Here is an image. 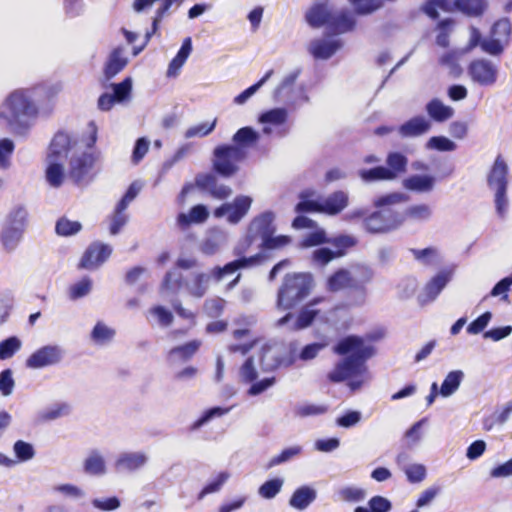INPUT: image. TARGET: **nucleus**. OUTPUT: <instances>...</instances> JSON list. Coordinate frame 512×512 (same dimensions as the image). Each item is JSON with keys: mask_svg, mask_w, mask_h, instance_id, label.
Returning a JSON list of instances; mask_svg holds the SVG:
<instances>
[{"mask_svg": "<svg viewBox=\"0 0 512 512\" xmlns=\"http://www.w3.org/2000/svg\"><path fill=\"white\" fill-rule=\"evenodd\" d=\"M90 137L86 143L72 141L71 137L58 132L52 139L47 153V167L45 178L53 188L62 185L65 174L63 161L69 158V177L76 183L88 182L89 173L94 163V155L89 151L97 140V128L93 122L89 123Z\"/></svg>", "mask_w": 512, "mask_h": 512, "instance_id": "f257e3e1", "label": "nucleus"}, {"mask_svg": "<svg viewBox=\"0 0 512 512\" xmlns=\"http://www.w3.org/2000/svg\"><path fill=\"white\" fill-rule=\"evenodd\" d=\"M334 352L346 356L336 363L334 369L329 372L328 379L339 383L348 380V387L352 391L359 390L363 385L372 380L366 361L375 355V347L364 338L349 335L342 338L333 348Z\"/></svg>", "mask_w": 512, "mask_h": 512, "instance_id": "f03ea898", "label": "nucleus"}, {"mask_svg": "<svg viewBox=\"0 0 512 512\" xmlns=\"http://www.w3.org/2000/svg\"><path fill=\"white\" fill-rule=\"evenodd\" d=\"M59 91L56 85L42 83L31 89H18L8 95L0 108V119L14 131L28 126L31 118L37 115L36 102L44 101Z\"/></svg>", "mask_w": 512, "mask_h": 512, "instance_id": "7ed1b4c3", "label": "nucleus"}, {"mask_svg": "<svg viewBox=\"0 0 512 512\" xmlns=\"http://www.w3.org/2000/svg\"><path fill=\"white\" fill-rule=\"evenodd\" d=\"M311 285L312 277L308 273L287 274L277 293V308L292 309L308 296Z\"/></svg>", "mask_w": 512, "mask_h": 512, "instance_id": "20e7f679", "label": "nucleus"}, {"mask_svg": "<svg viewBox=\"0 0 512 512\" xmlns=\"http://www.w3.org/2000/svg\"><path fill=\"white\" fill-rule=\"evenodd\" d=\"M211 278H213L211 273L198 272L194 273L191 279L183 281L182 274L173 270L166 273L161 290L177 293L184 287L191 296L202 298L209 289Z\"/></svg>", "mask_w": 512, "mask_h": 512, "instance_id": "39448f33", "label": "nucleus"}, {"mask_svg": "<svg viewBox=\"0 0 512 512\" xmlns=\"http://www.w3.org/2000/svg\"><path fill=\"white\" fill-rule=\"evenodd\" d=\"M213 155V169L215 172L229 178L238 172V163L247 157V151L241 147L223 144L214 149Z\"/></svg>", "mask_w": 512, "mask_h": 512, "instance_id": "423d86ee", "label": "nucleus"}, {"mask_svg": "<svg viewBox=\"0 0 512 512\" xmlns=\"http://www.w3.org/2000/svg\"><path fill=\"white\" fill-rule=\"evenodd\" d=\"M403 223L404 216L390 208L375 211L363 221L365 230L372 234L386 233L398 228Z\"/></svg>", "mask_w": 512, "mask_h": 512, "instance_id": "0eeeda50", "label": "nucleus"}, {"mask_svg": "<svg viewBox=\"0 0 512 512\" xmlns=\"http://www.w3.org/2000/svg\"><path fill=\"white\" fill-rule=\"evenodd\" d=\"M291 351L282 343L267 344L262 348L260 363L263 371H274L293 364Z\"/></svg>", "mask_w": 512, "mask_h": 512, "instance_id": "6e6552de", "label": "nucleus"}, {"mask_svg": "<svg viewBox=\"0 0 512 512\" xmlns=\"http://www.w3.org/2000/svg\"><path fill=\"white\" fill-rule=\"evenodd\" d=\"M65 350L57 344H49L35 350L26 360V367L30 369H42L55 366L62 362Z\"/></svg>", "mask_w": 512, "mask_h": 512, "instance_id": "1a4fd4ad", "label": "nucleus"}, {"mask_svg": "<svg viewBox=\"0 0 512 512\" xmlns=\"http://www.w3.org/2000/svg\"><path fill=\"white\" fill-rule=\"evenodd\" d=\"M321 300V298H315L303 306L293 322H291V320L294 318V315L292 313H287L276 322V326H287L290 331L306 329L313 323L314 319L319 314L320 311L316 308V305L319 304Z\"/></svg>", "mask_w": 512, "mask_h": 512, "instance_id": "9d476101", "label": "nucleus"}, {"mask_svg": "<svg viewBox=\"0 0 512 512\" xmlns=\"http://www.w3.org/2000/svg\"><path fill=\"white\" fill-rule=\"evenodd\" d=\"M253 199L247 195H239L232 202L223 203L217 207L213 214L216 218L226 216L229 224H238L249 212Z\"/></svg>", "mask_w": 512, "mask_h": 512, "instance_id": "9b49d317", "label": "nucleus"}, {"mask_svg": "<svg viewBox=\"0 0 512 512\" xmlns=\"http://www.w3.org/2000/svg\"><path fill=\"white\" fill-rule=\"evenodd\" d=\"M150 457L145 451H124L118 454L114 461V468L120 473H136L144 469Z\"/></svg>", "mask_w": 512, "mask_h": 512, "instance_id": "f8f14e48", "label": "nucleus"}, {"mask_svg": "<svg viewBox=\"0 0 512 512\" xmlns=\"http://www.w3.org/2000/svg\"><path fill=\"white\" fill-rule=\"evenodd\" d=\"M275 214L272 211H265L252 219L248 226L246 242L247 246L254 241L263 240L269 234H273L275 227L273 225Z\"/></svg>", "mask_w": 512, "mask_h": 512, "instance_id": "ddd939ff", "label": "nucleus"}, {"mask_svg": "<svg viewBox=\"0 0 512 512\" xmlns=\"http://www.w3.org/2000/svg\"><path fill=\"white\" fill-rule=\"evenodd\" d=\"M468 74L473 82L481 86H491L497 80V66L485 59L472 61L468 66Z\"/></svg>", "mask_w": 512, "mask_h": 512, "instance_id": "4468645a", "label": "nucleus"}, {"mask_svg": "<svg viewBox=\"0 0 512 512\" xmlns=\"http://www.w3.org/2000/svg\"><path fill=\"white\" fill-rule=\"evenodd\" d=\"M112 247L101 242H93L86 249L80 262V267L88 270L101 266L111 255Z\"/></svg>", "mask_w": 512, "mask_h": 512, "instance_id": "2eb2a0df", "label": "nucleus"}, {"mask_svg": "<svg viewBox=\"0 0 512 512\" xmlns=\"http://www.w3.org/2000/svg\"><path fill=\"white\" fill-rule=\"evenodd\" d=\"M450 280L451 272H439L425 285L421 293L418 295L419 303L421 305H425L434 301Z\"/></svg>", "mask_w": 512, "mask_h": 512, "instance_id": "dca6fc26", "label": "nucleus"}, {"mask_svg": "<svg viewBox=\"0 0 512 512\" xmlns=\"http://www.w3.org/2000/svg\"><path fill=\"white\" fill-rule=\"evenodd\" d=\"M343 45L340 39H314L308 45L309 53L315 59L327 60L331 58Z\"/></svg>", "mask_w": 512, "mask_h": 512, "instance_id": "f3484780", "label": "nucleus"}, {"mask_svg": "<svg viewBox=\"0 0 512 512\" xmlns=\"http://www.w3.org/2000/svg\"><path fill=\"white\" fill-rule=\"evenodd\" d=\"M195 183L197 187L206 190L209 194L219 200L227 199L232 194V189L225 185L219 184L213 174H199L196 176Z\"/></svg>", "mask_w": 512, "mask_h": 512, "instance_id": "a211bd4d", "label": "nucleus"}, {"mask_svg": "<svg viewBox=\"0 0 512 512\" xmlns=\"http://www.w3.org/2000/svg\"><path fill=\"white\" fill-rule=\"evenodd\" d=\"M353 284V290L359 292V304H363L366 296V285L371 282L374 273L373 270L366 265H356L348 270Z\"/></svg>", "mask_w": 512, "mask_h": 512, "instance_id": "6ab92c4d", "label": "nucleus"}, {"mask_svg": "<svg viewBox=\"0 0 512 512\" xmlns=\"http://www.w3.org/2000/svg\"><path fill=\"white\" fill-rule=\"evenodd\" d=\"M261 258L262 257L260 254L251 257L238 258L234 261L225 264L223 267H214L211 271V275L215 279V281L219 282L226 275L233 274L239 269L247 268L259 263Z\"/></svg>", "mask_w": 512, "mask_h": 512, "instance_id": "aec40b11", "label": "nucleus"}, {"mask_svg": "<svg viewBox=\"0 0 512 512\" xmlns=\"http://www.w3.org/2000/svg\"><path fill=\"white\" fill-rule=\"evenodd\" d=\"M128 64L125 48L118 46L114 48L104 65V76L106 80H110L120 73Z\"/></svg>", "mask_w": 512, "mask_h": 512, "instance_id": "412c9836", "label": "nucleus"}, {"mask_svg": "<svg viewBox=\"0 0 512 512\" xmlns=\"http://www.w3.org/2000/svg\"><path fill=\"white\" fill-rule=\"evenodd\" d=\"M431 122L424 116H415L398 127V133L403 138H414L426 134L431 129Z\"/></svg>", "mask_w": 512, "mask_h": 512, "instance_id": "4be33fe9", "label": "nucleus"}, {"mask_svg": "<svg viewBox=\"0 0 512 512\" xmlns=\"http://www.w3.org/2000/svg\"><path fill=\"white\" fill-rule=\"evenodd\" d=\"M333 8L328 3L313 5L305 14L306 22L312 28L330 26Z\"/></svg>", "mask_w": 512, "mask_h": 512, "instance_id": "5701e85b", "label": "nucleus"}, {"mask_svg": "<svg viewBox=\"0 0 512 512\" xmlns=\"http://www.w3.org/2000/svg\"><path fill=\"white\" fill-rule=\"evenodd\" d=\"M487 183L493 191L508 188V166L501 156L495 159Z\"/></svg>", "mask_w": 512, "mask_h": 512, "instance_id": "b1692460", "label": "nucleus"}, {"mask_svg": "<svg viewBox=\"0 0 512 512\" xmlns=\"http://www.w3.org/2000/svg\"><path fill=\"white\" fill-rule=\"evenodd\" d=\"M228 233L222 229H213L200 245V251L208 256L215 255L228 243Z\"/></svg>", "mask_w": 512, "mask_h": 512, "instance_id": "393cba45", "label": "nucleus"}, {"mask_svg": "<svg viewBox=\"0 0 512 512\" xmlns=\"http://www.w3.org/2000/svg\"><path fill=\"white\" fill-rule=\"evenodd\" d=\"M83 471L86 475L100 477L107 473L105 458L100 450L91 449L83 460Z\"/></svg>", "mask_w": 512, "mask_h": 512, "instance_id": "a878e982", "label": "nucleus"}, {"mask_svg": "<svg viewBox=\"0 0 512 512\" xmlns=\"http://www.w3.org/2000/svg\"><path fill=\"white\" fill-rule=\"evenodd\" d=\"M317 498V491L309 485L298 487L289 499V505L298 511L306 510Z\"/></svg>", "mask_w": 512, "mask_h": 512, "instance_id": "bb28decb", "label": "nucleus"}, {"mask_svg": "<svg viewBox=\"0 0 512 512\" xmlns=\"http://www.w3.org/2000/svg\"><path fill=\"white\" fill-rule=\"evenodd\" d=\"M436 179L428 174H414L402 181L403 187L415 193H429L434 189Z\"/></svg>", "mask_w": 512, "mask_h": 512, "instance_id": "cd10ccee", "label": "nucleus"}, {"mask_svg": "<svg viewBox=\"0 0 512 512\" xmlns=\"http://www.w3.org/2000/svg\"><path fill=\"white\" fill-rule=\"evenodd\" d=\"M28 222L29 213L27 208L24 205L18 204L8 211L1 225L20 229L22 232H25L28 227Z\"/></svg>", "mask_w": 512, "mask_h": 512, "instance_id": "c85d7f7f", "label": "nucleus"}, {"mask_svg": "<svg viewBox=\"0 0 512 512\" xmlns=\"http://www.w3.org/2000/svg\"><path fill=\"white\" fill-rule=\"evenodd\" d=\"M295 211L297 213H322V200L318 193L312 189L300 192Z\"/></svg>", "mask_w": 512, "mask_h": 512, "instance_id": "c756f323", "label": "nucleus"}, {"mask_svg": "<svg viewBox=\"0 0 512 512\" xmlns=\"http://www.w3.org/2000/svg\"><path fill=\"white\" fill-rule=\"evenodd\" d=\"M300 72V69H296L283 78L281 83L274 90V98L277 101H283L286 103H293L295 101L293 94L294 84L300 75Z\"/></svg>", "mask_w": 512, "mask_h": 512, "instance_id": "7c9ffc66", "label": "nucleus"}, {"mask_svg": "<svg viewBox=\"0 0 512 512\" xmlns=\"http://www.w3.org/2000/svg\"><path fill=\"white\" fill-rule=\"evenodd\" d=\"M349 203L347 192L336 191L322 200V213L336 215L343 211Z\"/></svg>", "mask_w": 512, "mask_h": 512, "instance_id": "2f4dec72", "label": "nucleus"}, {"mask_svg": "<svg viewBox=\"0 0 512 512\" xmlns=\"http://www.w3.org/2000/svg\"><path fill=\"white\" fill-rule=\"evenodd\" d=\"M425 110L431 120L437 123H443L454 116V109L451 106L445 105L440 99L434 98L430 100Z\"/></svg>", "mask_w": 512, "mask_h": 512, "instance_id": "473e14b6", "label": "nucleus"}, {"mask_svg": "<svg viewBox=\"0 0 512 512\" xmlns=\"http://www.w3.org/2000/svg\"><path fill=\"white\" fill-rule=\"evenodd\" d=\"M200 340H192L184 345L172 348L168 353V360L172 364L188 361L199 350Z\"/></svg>", "mask_w": 512, "mask_h": 512, "instance_id": "72a5a7b5", "label": "nucleus"}, {"mask_svg": "<svg viewBox=\"0 0 512 512\" xmlns=\"http://www.w3.org/2000/svg\"><path fill=\"white\" fill-rule=\"evenodd\" d=\"M355 23L351 12L347 10H333L329 28L336 33H346L354 29Z\"/></svg>", "mask_w": 512, "mask_h": 512, "instance_id": "f704fd0d", "label": "nucleus"}, {"mask_svg": "<svg viewBox=\"0 0 512 512\" xmlns=\"http://www.w3.org/2000/svg\"><path fill=\"white\" fill-rule=\"evenodd\" d=\"M24 234L25 232H22L20 229L1 225L0 243L2 248L8 253L14 252L21 243Z\"/></svg>", "mask_w": 512, "mask_h": 512, "instance_id": "c9c22d12", "label": "nucleus"}, {"mask_svg": "<svg viewBox=\"0 0 512 512\" xmlns=\"http://www.w3.org/2000/svg\"><path fill=\"white\" fill-rule=\"evenodd\" d=\"M192 52V40L190 37H187L183 40L182 45L177 53V55L171 60L168 70V77H175L178 75L180 69L185 64L189 55Z\"/></svg>", "mask_w": 512, "mask_h": 512, "instance_id": "e433bc0d", "label": "nucleus"}, {"mask_svg": "<svg viewBox=\"0 0 512 512\" xmlns=\"http://www.w3.org/2000/svg\"><path fill=\"white\" fill-rule=\"evenodd\" d=\"M209 216L205 205L198 204L191 208L189 214L180 213L177 216V223L181 228L188 227L191 223H204Z\"/></svg>", "mask_w": 512, "mask_h": 512, "instance_id": "4c0bfd02", "label": "nucleus"}, {"mask_svg": "<svg viewBox=\"0 0 512 512\" xmlns=\"http://www.w3.org/2000/svg\"><path fill=\"white\" fill-rule=\"evenodd\" d=\"M259 139V132L250 126L238 129L232 137L234 147H241L243 150L253 147Z\"/></svg>", "mask_w": 512, "mask_h": 512, "instance_id": "58836bf2", "label": "nucleus"}, {"mask_svg": "<svg viewBox=\"0 0 512 512\" xmlns=\"http://www.w3.org/2000/svg\"><path fill=\"white\" fill-rule=\"evenodd\" d=\"M465 375L462 370L450 371L444 378L439 393L440 396L448 398L452 396L460 387Z\"/></svg>", "mask_w": 512, "mask_h": 512, "instance_id": "ea45409f", "label": "nucleus"}, {"mask_svg": "<svg viewBox=\"0 0 512 512\" xmlns=\"http://www.w3.org/2000/svg\"><path fill=\"white\" fill-rule=\"evenodd\" d=\"M455 7L470 17L481 16L488 7L487 0H455Z\"/></svg>", "mask_w": 512, "mask_h": 512, "instance_id": "a19ab883", "label": "nucleus"}, {"mask_svg": "<svg viewBox=\"0 0 512 512\" xmlns=\"http://www.w3.org/2000/svg\"><path fill=\"white\" fill-rule=\"evenodd\" d=\"M327 289L331 292H338L343 289H352L353 284L350 273L347 269H339L327 279Z\"/></svg>", "mask_w": 512, "mask_h": 512, "instance_id": "79ce46f5", "label": "nucleus"}, {"mask_svg": "<svg viewBox=\"0 0 512 512\" xmlns=\"http://www.w3.org/2000/svg\"><path fill=\"white\" fill-rule=\"evenodd\" d=\"M116 335L115 329L109 327L102 321H98L93 327L90 337L98 345H105L111 342Z\"/></svg>", "mask_w": 512, "mask_h": 512, "instance_id": "37998d69", "label": "nucleus"}, {"mask_svg": "<svg viewBox=\"0 0 512 512\" xmlns=\"http://www.w3.org/2000/svg\"><path fill=\"white\" fill-rule=\"evenodd\" d=\"M367 492L358 486H344L337 491L338 500L347 503H359L365 500Z\"/></svg>", "mask_w": 512, "mask_h": 512, "instance_id": "c03bdc74", "label": "nucleus"}, {"mask_svg": "<svg viewBox=\"0 0 512 512\" xmlns=\"http://www.w3.org/2000/svg\"><path fill=\"white\" fill-rule=\"evenodd\" d=\"M71 412V406L66 402L55 403L39 413V418L43 422L53 421L61 417L68 416Z\"/></svg>", "mask_w": 512, "mask_h": 512, "instance_id": "a18cd8bd", "label": "nucleus"}, {"mask_svg": "<svg viewBox=\"0 0 512 512\" xmlns=\"http://www.w3.org/2000/svg\"><path fill=\"white\" fill-rule=\"evenodd\" d=\"M288 118V112L285 108H273L261 113L258 121L261 124H269L275 127L283 125Z\"/></svg>", "mask_w": 512, "mask_h": 512, "instance_id": "49530a36", "label": "nucleus"}, {"mask_svg": "<svg viewBox=\"0 0 512 512\" xmlns=\"http://www.w3.org/2000/svg\"><path fill=\"white\" fill-rule=\"evenodd\" d=\"M302 451H303V448L300 445H293L290 447H286L278 455L273 456L269 460V462L267 464V468H273L275 466H279L284 463H287V462L297 458L298 456H300Z\"/></svg>", "mask_w": 512, "mask_h": 512, "instance_id": "de8ad7c7", "label": "nucleus"}, {"mask_svg": "<svg viewBox=\"0 0 512 512\" xmlns=\"http://www.w3.org/2000/svg\"><path fill=\"white\" fill-rule=\"evenodd\" d=\"M386 164L388 166V171L392 173L394 180L399 174L406 171L408 159L400 152H390L387 155Z\"/></svg>", "mask_w": 512, "mask_h": 512, "instance_id": "09e8293b", "label": "nucleus"}, {"mask_svg": "<svg viewBox=\"0 0 512 512\" xmlns=\"http://www.w3.org/2000/svg\"><path fill=\"white\" fill-rule=\"evenodd\" d=\"M359 177L366 183L380 181V180H393V175L384 166H377L371 169H361L358 172Z\"/></svg>", "mask_w": 512, "mask_h": 512, "instance_id": "8fccbe9b", "label": "nucleus"}, {"mask_svg": "<svg viewBox=\"0 0 512 512\" xmlns=\"http://www.w3.org/2000/svg\"><path fill=\"white\" fill-rule=\"evenodd\" d=\"M406 219L414 221H427L432 216V209L427 204H417L407 207L404 212H400Z\"/></svg>", "mask_w": 512, "mask_h": 512, "instance_id": "3c124183", "label": "nucleus"}, {"mask_svg": "<svg viewBox=\"0 0 512 512\" xmlns=\"http://www.w3.org/2000/svg\"><path fill=\"white\" fill-rule=\"evenodd\" d=\"M392 508L390 500L387 498L376 495L370 498L368 506H357L354 512H389Z\"/></svg>", "mask_w": 512, "mask_h": 512, "instance_id": "603ef678", "label": "nucleus"}, {"mask_svg": "<svg viewBox=\"0 0 512 512\" xmlns=\"http://www.w3.org/2000/svg\"><path fill=\"white\" fill-rule=\"evenodd\" d=\"M231 474L228 471L219 472L214 479L209 481L203 489L199 492L197 499L203 500L208 494L216 493L220 491L222 486L229 480Z\"/></svg>", "mask_w": 512, "mask_h": 512, "instance_id": "864d4df0", "label": "nucleus"}, {"mask_svg": "<svg viewBox=\"0 0 512 512\" xmlns=\"http://www.w3.org/2000/svg\"><path fill=\"white\" fill-rule=\"evenodd\" d=\"M327 411H328L327 405L315 404V403H302V404H298L294 408L295 415L300 418L323 415Z\"/></svg>", "mask_w": 512, "mask_h": 512, "instance_id": "5fc2aeb1", "label": "nucleus"}, {"mask_svg": "<svg viewBox=\"0 0 512 512\" xmlns=\"http://www.w3.org/2000/svg\"><path fill=\"white\" fill-rule=\"evenodd\" d=\"M81 229L82 224L79 221H72L66 217L60 218L55 226L56 233L63 237L76 235Z\"/></svg>", "mask_w": 512, "mask_h": 512, "instance_id": "6e6d98bb", "label": "nucleus"}, {"mask_svg": "<svg viewBox=\"0 0 512 512\" xmlns=\"http://www.w3.org/2000/svg\"><path fill=\"white\" fill-rule=\"evenodd\" d=\"M283 484L282 478L267 480L259 487L258 493L264 499H273L281 491Z\"/></svg>", "mask_w": 512, "mask_h": 512, "instance_id": "4d7b16f0", "label": "nucleus"}, {"mask_svg": "<svg viewBox=\"0 0 512 512\" xmlns=\"http://www.w3.org/2000/svg\"><path fill=\"white\" fill-rule=\"evenodd\" d=\"M22 346L21 340L16 336L8 337L0 342V360H6L15 355Z\"/></svg>", "mask_w": 512, "mask_h": 512, "instance_id": "13d9d810", "label": "nucleus"}, {"mask_svg": "<svg viewBox=\"0 0 512 512\" xmlns=\"http://www.w3.org/2000/svg\"><path fill=\"white\" fill-rule=\"evenodd\" d=\"M426 148L440 152H451L456 150L457 145L445 136H433L427 141Z\"/></svg>", "mask_w": 512, "mask_h": 512, "instance_id": "bf43d9fd", "label": "nucleus"}, {"mask_svg": "<svg viewBox=\"0 0 512 512\" xmlns=\"http://www.w3.org/2000/svg\"><path fill=\"white\" fill-rule=\"evenodd\" d=\"M402 470L405 473L408 482L413 484L422 482L427 476L426 467L419 463L405 465L402 467Z\"/></svg>", "mask_w": 512, "mask_h": 512, "instance_id": "052dcab7", "label": "nucleus"}, {"mask_svg": "<svg viewBox=\"0 0 512 512\" xmlns=\"http://www.w3.org/2000/svg\"><path fill=\"white\" fill-rule=\"evenodd\" d=\"M13 451L20 462L29 461L35 456V449L33 445L23 440H17L14 443Z\"/></svg>", "mask_w": 512, "mask_h": 512, "instance_id": "680f3d73", "label": "nucleus"}, {"mask_svg": "<svg viewBox=\"0 0 512 512\" xmlns=\"http://www.w3.org/2000/svg\"><path fill=\"white\" fill-rule=\"evenodd\" d=\"M111 86L113 89L112 96L115 97V100L118 103H120L130 97L132 90V79L130 77H126L120 83H114Z\"/></svg>", "mask_w": 512, "mask_h": 512, "instance_id": "e2e57ef3", "label": "nucleus"}, {"mask_svg": "<svg viewBox=\"0 0 512 512\" xmlns=\"http://www.w3.org/2000/svg\"><path fill=\"white\" fill-rule=\"evenodd\" d=\"M414 258L424 265H433L438 262V251L435 248L411 249Z\"/></svg>", "mask_w": 512, "mask_h": 512, "instance_id": "0e129e2a", "label": "nucleus"}, {"mask_svg": "<svg viewBox=\"0 0 512 512\" xmlns=\"http://www.w3.org/2000/svg\"><path fill=\"white\" fill-rule=\"evenodd\" d=\"M408 196L401 192H393L390 194L382 195L374 199L373 205L376 208H382L385 206H390L402 202L408 201Z\"/></svg>", "mask_w": 512, "mask_h": 512, "instance_id": "69168bd1", "label": "nucleus"}, {"mask_svg": "<svg viewBox=\"0 0 512 512\" xmlns=\"http://www.w3.org/2000/svg\"><path fill=\"white\" fill-rule=\"evenodd\" d=\"M239 376L242 382L252 383L258 377L253 357H248L239 369Z\"/></svg>", "mask_w": 512, "mask_h": 512, "instance_id": "338daca9", "label": "nucleus"}, {"mask_svg": "<svg viewBox=\"0 0 512 512\" xmlns=\"http://www.w3.org/2000/svg\"><path fill=\"white\" fill-rule=\"evenodd\" d=\"M92 288V281L89 278H83L69 288V298L77 300L88 295Z\"/></svg>", "mask_w": 512, "mask_h": 512, "instance_id": "774afa93", "label": "nucleus"}]
</instances>
